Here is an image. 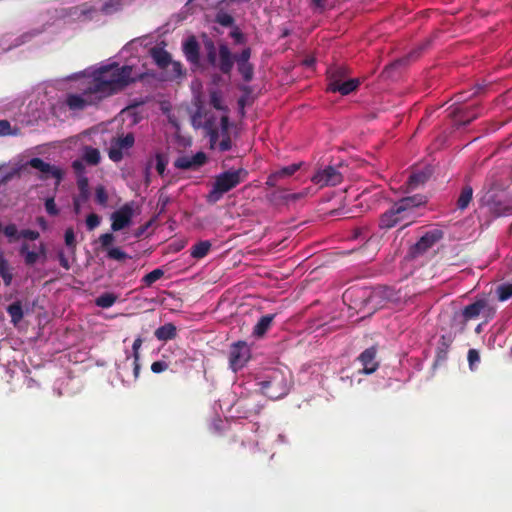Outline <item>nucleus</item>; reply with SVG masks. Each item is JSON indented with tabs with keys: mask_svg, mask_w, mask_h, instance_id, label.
Returning <instances> with one entry per match:
<instances>
[{
	"mask_svg": "<svg viewBox=\"0 0 512 512\" xmlns=\"http://www.w3.org/2000/svg\"><path fill=\"white\" fill-rule=\"evenodd\" d=\"M142 76L141 72H134L131 66H118L116 64L99 68L91 75L84 76L82 82L90 86L99 99L123 89L131 82Z\"/></svg>",
	"mask_w": 512,
	"mask_h": 512,
	"instance_id": "f257e3e1",
	"label": "nucleus"
},
{
	"mask_svg": "<svg viewBox=\"0 0 512 512\" xmlns=\"http://www.w3.org/2000/svg\"><path fill=\"white\" fill-rule=\"evenodd\" d=\"M210 103L214 110H207L203 106H199L192 116V124L195 128H202L207 134L213 136L218 129L223 131L227 129L228 115L222 105L221 95L219 93H211Z\"/></svg>",
	"mask_w": 512,
	"mask_h": 512,
	"instance_id": "f03ea898",
	"label": "nucleus"
},
{
	"mask_svg": "<svg viewBox=\"0 0 512 512\" xmlns=\"http://www.w3.org/2000/svg\"><path fill=\"white\" fill-rule=\"evenodd\" d=\"M425 199L420 197H407L396 203L392 209L384 213L380 219L382 228H391L397 223L410 218L412 210L425 203Z\"/></svg>",
	"mask_w": 512,
	"mask_h": 512,
	"instance_id": "7ed1b4c3",
	"label": "nucleus"
},
{
	"mask_svg": "<svg viewBox=\"0 0 512 512\" xmlns=\"http://www.w3.org/2000/svg\"><path fill=\"white\" fill-rule=\"evenodd\" d=\"M246 175L247 172L243 169L228 171L218 175L215 178L213 188L208 195L209 201H218L224 193L240 184L246 178Z\"/></svg>",
	"mask_w": 512,
	"mask_h": 512,
	"instance_id": "20e7f679",
	"label": "nucleus"
},
{
	"mask_svg": "<svg viewBox=\"0 0 512 512\" xmlns=\"http://www.w3.org/2000/svg\"><path fill=\"white\" fill-rule=\"evenodd\" d=\"M135 215L133 203H127L111 214V229L120 231L132 224V218Z\"/></svg>",
	"mask_w": 512,
	"mask_h": 512,
	"instance_id": "39448f33",
	"label": "nucleus"
},
{
	"mask_svg": "<svg viewBox=\"0 0 512 512\" xmlns=\"http://www.w3.org/2000/svg\"><path fill=\"white\" fill-rule=\"evenodd\" d=\"M251 358V351L245 342H237L231 346L229 362L233 371L243 368Z\"/></svg>",
	"mask_w": 512,
	"mask_h": 512,
	"instance_id": "423d86ee",
	"label": "nucleus"
},
{
	"mask_svg": "<svg viewBox=\"0 0 512 512\" xmlns=\"http://www.w3.org/2000/svg\"><path fill=\"white\" fill-rule=\"evenodd\" d=\"M134 136L126 134L125 136L114 139L109 148V157L113 161H120L134 145Z\"/></svg>",
	"mask_w": 512,
	"mask_h": 512,
	"instance_id": "0eeeda50",
	"label": "nucleus"
},
{
	"mask_svg": "<svg viewBox=\"0 0 512 512\" xmlns=\"http://www.w3.org/2000/svg\"><path fill=\"white\" fill-rule=\"evenodd\" d=\"M311 180L320 188L335 186L342 182V174L336 168L326 167L317 171Z\"/></svg>",
	"mask_w": 512,
	"mask_h": 512,
	"instance_id": "6e6552de",
	"label": "nucleus"
},
{
	"mask_svg": "<svg viewBox=\"0 0 512 512\" xmlns=\"http://www.w3.org/2000/svg\"><path fill=\"white\" fill-rule=\"evenodd\" d=\"M81 84L85 87L83 94H72L67 98V104L71 109H83L87 105L94 104L100 100L90 86L84 85L82 81Z\"/></svg>",
	"mask_w": 512,
	"mask_h": 512,
	"instance_id": "1a4fd4ad",
	"label": "nucleus"
},
{
	"mask_svg": "<svg viewBox=\"0 0 512 512\" xmlns=\"http://www.w3.org/2000/svg\"><path fill=\"white\" fill-rule=\"evenodd\" d=\"M340 72H331V82L328 86V90L332 92H339L342 95H348L353 92L359 86L358 79H350L347 81H342Z\"/></svg>",
	"mask_w": 512,
	"mask_h": 512,
	"instance_id": "9d476101",
	"label": "nucleus"
},
{
	"mask_svg": "<svg viewBox=\"0 0 512 512\" xmlns=\"http://www.w3.org/2000/svg\"><path fill=\"white\" fill-rule=\"evenodd\" d=\"M30 165L31 167L39 170L42 174H43V177L44 178H48V177H53L56 179V182L55 184L57 185L62 177V171L55 167V166H51L49 165L48 163H45L43 162L41 159L39 158H34L30 161Z\"/></svg>",
	"mask_w": 512,
	"mask_h": 512,
	"instance_id": "9b49d317",
	"label": "nucleus"
},
{
	"mask_svg": "<svg viewBox=\"0 0 512 512\" xmlns=\"http://www.w3.org/2000/svg\"><path fill=\"white\" fill-rule=\"evenodd\" d=\"M20 254L24 257L26 264L33 265L38 261L45 260L46 247L44 244H40L38 248L30 251L27 244H23L20 249Z\"/></svg>",
	"mask_w": 512,
	"mask_h": 512,
	"instance_id": "f8f14e48",
	"label": "nucleus"
},
{
	"mask_svg": "<svg viewBox=\"0 0 512 512\" xmlns=\"http://www.w3.org/2000/svg\"><path fill=\"white\" fill-rule=\"evenodd\" d=\"M206 161V156L204 153L199 152L193 156H182L179 157L175 166L180 169H196L199 166L203 165Z\"/></svg>",
	"mask_w": 512,
	"mask_h": 512,
	"instance_id": "ddd939ff",
	"label": "nucleus"
},
{
	"mask_svg": "<svg viewBox=\"0 0 512 512\" xmlns=\"http://www.w3.org/2000/svg\"><path fill=\"white\" fill-rule=\"evenodd\" d=\"M441 237V234L437 231L426 233L416 243L415 249L418 253H422L432 247Z\"/></svg>",
	"mask_w": 512,
	"mask_h": 512,
	"instance_id": "4468645a",
	"label": "nucleus"
},
{
	"mask_svg": "<svg viewBox=\"0 0 512 512\" xmlns=\"http://www.w3.org/2000/svg\"><path fill=\"white\" fill-rule=\"evenodd\" d=\"M376 351L374 349H367L360 356V361L363 365V371L366 374L372 373L377 369L375 361Z\"/></svg>",
	"mask_w": 512,
	"mask_h": 512,
	"instance_id": "2eb2a0df",
	"label": "nucleus"
},
{
	"mask_svg": "<svg viewBox=\"0 0 512 512\" xmlns=\"http://www.w3.org/2000/svg\"><path fill=\"white\" fill-rule=\"evenodd\" d=\"M219 68L223 72H229L233 66V60L231 57V53L227 46L221 45L219 48Z\"/></svg>",
	"mask_w": 512,
	"mask_h": 512,
	"instance_id": "dca6fc26",
	"label": "nucleus"
},
{
	"mask_svg": "<svg viewBox=\"0 0 512 512\" xmlns=\"http://www.w3.org/2000/svg\"><path fill=\"white\" fill-rule=\"evenodd\" d=\"M299 169L298 164H292L287 167L281 168L272 174L267 181V184L273 186L278 178H285L293 175Z\"/></svg>",
	"mask_w": 512,
	"mask_h": 512,
	"instance_id": "f3484780",
	"label": "nucleus"
},
{
	"mask_svg": "<svg viewBox=\"0 0 512 512\" xmlns=\"http://www.w3.org/2000/svg\"><path fill=\"white\" fill-rule=\"evenodd\" d=\"M272 321H273L272 315L263 316L258 321V323L255 325V327L253 329V335L256 338H261L266 333V331L269 329V327L271 326Z\"/></svg>",
	"mask_w": 512,
	"mask_h": 512,
	"instance_id": "a211bd4d",
	"label": "nucleus"
},
{
	"mask_svg": "<svg viewBox=\"0 0 512 512\" xmlns=\"http://www.w3.org/2000/svg\"><path fill=\"white\" fill-rule=\"evenodd\" d=\"M155 336L162 341L173 339L176 336V327L171 323H167L155 331Z\"/></svg>",
	"mask_w": 512,
	"mask_h": 512,
	"instance_id": "6ab92c4d",
	"label": "nucleus"
},
{
	"mask_svg": "<svg viewBox=\"0 0 512 512\" xmlns=\"http://www.w3.org/2000/svg\"><path fill=\"white\" fill-rule=\"evenodd\" d=\"M154 61L161 67L166 68L170 64L171 58L167 51L162 48H154L151 51Z\"/></svg>",
	"mask_w": 512,
	"mask_h": 512,
	"instance_id": "aec40b11",
	"label": "nucleus"
},
{
	"mask_svg": "<svg viewBox=\"0 0 512 512\" xmlns=\"http://www.w3.org/2000/svg\"><path fill=\"white\" fill-rule=\"evenodd\" d=\"M184 53L187 59L193 63L198 60V45L195 39H188L184 44Z\"/></svg>",
	"mask_w": 512,
	"mask_h": 512,
	"instance_id": "412c9836",
	"label": "nucleus"
},
{
	"mask_svg": "<svg viewBox=\"0 0 512 512\" xmlns=\"http://www.w3.org/2000/svg\"><path fill=\"white\" fill-rule=\"evenodd\" d=\"M211 248L209 241H201L195 244L191 249V256L197 259L205 257Z\"/></svg>",
	"mask_w": 512,
	"mask_h": 512,
	"instance_id": "4be33fe9",
	"label": "nucleus"
},
{
	"mask_svg": "<svg viewBox=\"0 0 512 512\" xmlns=\"http://www.w3.org/2000/svg\"><path fill=\"white\" fill-rule=\"evenodd\" d=\"M167 160L164 156L160 155V154H157L153 159L149 160L148 164H147V172L150 170V168L152 167L153 164H155V168L157 170V172L162 175L165 171V168H166V165H167Z\"/></svg>",
	"mask_w": 512,
	"mask_h": 512,
	"instance_id": "5701e85b",
	"label": "nucleus"
},
{
	"mask_svg": "<svg viewBox=\"0 0 512 512\" xmlns=\"http://www.w3.org/2000/svg\"><path fill=\"white\" fill-rule=\"evenodd\" d=\"M83 159L91 165H95L100 161V153L97 149L86 147L83 151Z\"/></svg>",
	"mask_w": 512,
	"mask_h": 512,
	"instance_id": "b1692460",
	"label": "nucleus"
},
{
	"mask_svg": "<svg viewBox=\"0 0 512 512\" xmlns=\"http://www.w3.org/2000/svg\"><path fill=\"white\" fill-rule=\"evenodd\" d=\"M472 194H473L472 188H470V187H465L462 190V192L458 198V201H457V205H458L459 209L463 210L469 205L470 201L472 200Z\"/></svg>",
	"mask_w": 512,
	"mask_h": 512,
	"instance_id": "393cba45",
	"label": "nucleus"
},
{
	"mask_svg": "<svg viewBox=\"0 0 512 512\" xmlns=\"http://www.w3.org/2000/svg\"><path fill=\"white\" fill-rule=\"evenodd\" d=\"M428 176L429 175L424 171H421V172L411 175L409 177V182H408L409 188L414 189V188L418 187L419 185L423 184L427 180Z\"/></svg>",
	"mask_w": 512,
	"mask_h": 512,
	"instance_id": "a878e982",
	"label": "nucleus"
},
{
	"mask_svg": "<svg viewBox=\"0 0 512 512\" xmlns=\"http://www.w3.org/2000/svg\"><path fill=\"white\" fill-rule=\"evenodd\" d=\"M165 69L167 70L168 77L171 79H178L183 74L181 64L176 61L171 60Z\"/></svg>",
	"mask_w": 512,
	"mask_h": 512,
	"instance_id": "bb28decb",
	"label": "nucleus"
},
{
	"mask_svg": "<svg viewBox=\"0 0 512 512\" xmlns=\"http://www.w3.org/2000/svg\"><path fill=\"white\" fill-rule=\"evenodd\" d=\"M483 307H484V303H482V302H476L474 304H471L465 308L464 315L466 318H473V317L479 315V313L483 309Z\"/></svg>",
	"mask_w": 512,
	"mask_h": 512,
	"instance_id": "cd10ccee",
	"label": "nucleus"
},
{
	"mask_svg": "<svg viewBox=\"0 0 512 512\" xmlns=\"http://www.w3.org/2000/svg\"><path fill=\"white\" fill-rule=\"evenodd\" d=\"M116 301V297L113 294H104L96 299V304L102 308H108L112 306Z\"/></svg>",
	"mask_w": 512,
	"mask_h": 512,
	"instance_id": "c85d7f7f",
	"label": "nucleus"
},
{
	"mask_svg": "<svg viewBox=\"0 0 512 512\" xmlns=\"http://www.w3.org/2000/svg\"><path fill=\"white\" fill-rule=\"evenodd\" d=\"M0 275L2 276L6 285H9L12 281V274L10 272L8 263L0 258Z\"/></svg>",
	"mask_w": 512,
	"mask_h": 512,
	"instance_id": "c756f323",
	"label": "nucleus"
},
{
	"mask_svg": "<svg viewBox=\"0 0 512 512\" xmlns=\"http://www.w3.org/2000/svg\"><path fill=\"white\" fill-rule=\"evenodd\" d=\"M162 276H163V271L161 269H155V270L151 271L150 273H148L147 275H145V277L143 278V282L146 285L150 286L151 284H153L154 282L159 280Z\"/></svg>",
	"mask_w": 512,
	"mask_h": 512,
	"instance_id": "7c9ffc66",
	"label": "nucleus"
},
{
	"mask_svg": "<svg viewBox=\"0 0 512 512\" xmlns=\"http://www.w3.org/2000/svg\"><path fill=\"white\" fill-rule=\"evenodd\" d=\"M499 300L505 301L512 296V284L501 285L497 288Z\"/></svg>",
	"mask_w": 512,
	"mask_h": 512,
	"instance_id": "2f4dec72",
	"label": "nucleus"
},
{
	"mask_svg": "<svg viewBox=\"0 0 512 512\" xmlns=\"http://www.w3.org/2000/svg\"><path fill=\"white\" fill-rule=\"evenodd\" d=\"M107 254L110 258L115 260H124L127 258L126 253L117 247L108 248Z\"/></svg>",
	"mask_w": 512,
	"mask_h": 512,
	"instance_id": "473e14b6",
	"label": "nucleus"
},
{
	"mask_svg": "<svg viewBox=\"0 0 512 512\" xmlns=\"http://www.w3.org/2000/svg\"><path fill=\"white\" fill-rule=\"evenodd\" d=\"M9 314L12 317L13 322H18L22 318V309L18 304H13L8 309Z\"/></svg>",
	"mask_w": 512,
	"mask_h": 512,
	"instance_id": "72a5a7b5",
	"label": "nucleus"
},
{
	"mask_svg": "<svg viewBox=\"0 0 512 512\" xmlns=\"http://www.w3.org/2000/svg\"><path fill=\"white\" fill-rule=\"evenodd\" d=\"M19 233L15 225L11 224L4 228V234L10 239V241L19 239Z\"/></svg>",
	"mask_w": 512,
	"mask_h": 512,
	"instance_id": "f704fd0d",
	"label": "nucleus"
},
{
	"mask_svg": "<svg viewBox=\"0 0 512 512\" xmlns=\"http://www.w3.org/2000/svg\"><path fill=\"white\" fill-rule=\"evenodd\" d=\"M96 199L101 205H105L108 201V194L104 187L98 186L96 188Z\"/></svg>",
	"mask_w": 512,
	"mask_h": 512,
	"instance_id": "c9c22d12",
	"label": "nucleus"
},
{
	"mask_svg": "<svg viewBox=\"0 0 512 512\" xmlns=\"http://www.w3.org/2000/svg\"><path fill=\"white\" fill-rule=\"evenodd\" d=\"M238 66H239V71L244 76V78L246 80H250L252 77V73H253L251 65L249 63H241V64H238Z\"/></svg>",
	"mask_w": 512,
	"mask_h": 512,
	"instance_id": "e433bc0d",
	"label": "nucleus"
},
{
	"mask_svg": "<svg viewBox=\"0 0 512 512\" xmlns=\"http://www.w3.org/2000/svg\"><path fill=\"white\" fill-rule=\"evenodd\" d=\"M100 224V217L96 214L88 215L86 219V225L89 230H93Z\"/></svg>",
	"mask_w": 512,
	"mask_h": 512,
	"instance_id": "4c0bfd02",
	"label": "nucleus"
},
{
	"mask_svg": "<svg viewBox=\"0 0 512 512\" xmlns=\"http://www.w3.org/2000/svg\"><path fill=\"white\" fill-rule=\"evenodd\" d=\"M15 132L12 130L10 123L6 120H0V136H6L14 134Z\"/></svg>",
	"mask_w": 512,
	"mask_h": 512,
	"instance_id": "58836bf2",
	"label": "nucleus"
},
{
	"mask_svg": "<svg viewBox=\"0 0 512 512\" xmlns=\"http://www.w3.org/2000/svg\"><path fill=\"white\" fill-rule=\"evenodd\" d=\"M114 241V236L110 233L103 234L99 237V242L104 248H108Z\"/></svg>",
	"mask_w": 512,
	"mask_h": 512,
	"instance_id": "ea45409f",
	"label": "nucleus"
},
{
	"mask_svg": "<svg viewBox=\"0 0 512 512\" xmlns=\"http://www.w3.org/2000/svg\"><path fill=\"white\" fill-rule=\"evenodd\" d=\"M65 243L69 247L75 246V234L71 228L67 229L65 232Z\"/></svg>",
	"mask_w": 512,
	"mask_h": 512,
	"instance_id": "a19ab883",
	"label": "nucleus"
},
{
	"mask_svg": "<svg viewBox=\"0 0 512 512\" xmlns=\"http://www.w3.org/2000/svg\"><path fill=\"white\" fill-rule=\"evenodd\" d=\"M167 368H168L167 363H166V362H163V361H157V362H154V363L151 365V370H152L154 373H160V372H163V371H165Z\"/></svg>",
	"mask_w": 512,
	"mask_h": 512,
	"instance_id": "79ce46f5",
	"label": "nucleus"
},
{
	"mask_svg": "<svg viewBox=\"0 0 512 512\" xmlns=\"http://www.w3.org/2000/svg\"><path fill=\"white\" fill-rule=\"evenodd\" d=\"M45 208L47 212L51 215H56L58 213V210L56 208L55 202L53 198H49L45 202Z\"/></svg>",
	"mask_w": 512,
	"mask_h": 512,
	"instance_id": "37998d69",
	"label": "nucleus"
},
{
	"mask_svg": "<svg viewBox=\"0 0 512 512\" xmlns=\"http://www.w3.org/2000/svg\"><path fill=\"white\" fill-rule=\"evenodd\" d=\"M27 238L30 240H36L39 237V233L33 230H23L19 233V238Z\"/></svg>",
	"mask_w": 512,
	"mask_h": 512,
	"instance_id": "c03bdc74",
	"label": "nucleus"
},
{
	"mask_svg": "<svg viewBox=\"0 0 512 512\" xmlns=\"http://www.w3.org/2000/svg\"><path fill=\"white\" fill-rule=\"evenodd\" d=\"M141 345H142V339L141 338L135 339L133 346H132L135 360L139 359V350L141 348Z\"/></svg>",
	"mask_w": 512,
	"mask_h": 512,
	"instance_id": "a18cd8bd",
	"label": "nucleus"
},
{
	"mask_svg": "<svg viewBox=\"0 0 512 512\" xmlns=\"http://www.w3.org/2000/svg\"><path fill=\"white\" fill-rule=\"evenodd\" d=\"M250 58V49H245L242 51V53L237 58V63H248V60Z\"/></svg>",
	"mask_w": 512,
	"mask_h": 512,
	"instance_id": "49530a36",
	"label": "nucleus"
},
{
	"mask_svg": "<svg viewBox=\"0 0 512 512\" xmlns=\"http://www.w3.org/2000/svg\"><path fill=\"white\" fill-rule=\"evenodd\" d=\"M468 360L470 364L472 365L474 362L479 361V355L478 352L475 350H470L468 353Z\"/></svg>",
	"mask_w": 512,
	"mask_h": 512,
	"instance_id": "de8ad7c7",
	"label": "nucleus"
},
{
	"mask_svg": "<svg viewBox=\"0 0 512 512\" xmlns=\"http://www.w3.org/2000/svg\"><path fill=\"white\" fill-rule=\"evenodd\" d=\"M231 36L235 39V41H236L237 43H241V42H243V35L241 34V32H240V31H238V30H233V31L231 32Z\"/></svg>",
	"mask_w": 512,
	"mask_h": 512,
	"instance_id": "09e8293b",
	"label": "nucleus"
},
{
	"mask_svg": "<svg viewBox=\"0 0 512 512\" xmlns=\"http://www.w3.org/2000/svg\"><path fill=\"white\" fill-rule=\"evenodd\" d=\"M210 51H209V59L212 64H216V55L214 51V46L212 44H209Z\"/></svg>",
	"mask_w": 512,
	"mask_h": 512,
	"instance_id": "8fccbe9b",
	"label": "nucleus"
},
{
	"mask_svg": "<svg viewBox=\"0 0 512 512\" xmlns=\"http://www.w3.org/2000/svg\"><path fill=\"white\" fill-rule=\"evenodd\" d=\"M286 392H287V387L285 386V387H284V389H283V391H282L281 393H279V394H276V393H273V392H266V394H267L270 398H272V399H277V398H279L281 395L286 394Z\"/></svg>",
	"mask_w": 512,
	"mask_h": 512,
	"instance_id": "3c124183",
	"label": "nucleus"
},
{
	"mask_svg": "<svg viewBox=\"0 0 512 512\" xmlns=\"http://www.w3.org/2000/svg\"><path fill=\"white\" fill-rule=\"evenodd\" d=\"M59 260L62 267H64L65 269H69L68 260L62 254L59 257Z\"/></svg>",
	"mask_w": 512,
	"mask_h": 512,
	"instance_id": "603ef678",
	"label": "nucleus"
},
{
	"mask_svg": "<svg viewBox=\"0 0 512 512\" xmlns=\"http://www.w3.org/2000/svg\"><path fill=\"white\" fill-rule=\"evenodd\" d=\"M80 188L84 191L88 185L87 179H81L79 181Z\"/></svg>",
	"mask_w": 512,
	"mask_h": 512,
	"instance_id": "864d4df0",
	"label": "nucleus"
},
{
	"mask_svg": "<svg viewBox=\"0 0 512 512\" xmlns=\"http://www.w3.org/2000/svg\"><path fill=\"white\" fill-rule=\"evenodd\" d=\"M79 211H80V203H79V200H76L75 201V212L79 213Z\"/></svg>",
	"mask_w": 512,
	"mask_h": 512,
	"instance_id": "5fc2aeb1",
	"label": "nucleus"
},
{
	"mask_svg": "<svg viewBox=\"0 0 512 512\" xmlns=\"http://www.w3.org/2000/svg\"><path fill=\"white\" fill-rule=\"evenodd\" d=\"M221 22H222L223 24H228V23L230 22V17H229V16H225V17H223V19L221 20Z\"/></svg>",
	"mask_w": 512,
	"mask_h": 512,
	"instance_id": "6e6d98bb",
	"label": "nucleus"
},
{
	"mask_svg": "<svg viewBox=\"0 0 512 512\" xmlns=\"http://www.w3.org/2000/svg\"><path fill=\"white\" fill-rule=\"evenodd\" d=\"M314 4L318 7H321L323 5L322 0H312Z\"/></svg>",
	"mask_w": 512,
	"mask_h": 512,
	"instance_id": "4d7b16f0",
	"label": "nucleus"
},
{
	"mask_svg": "<svg viewBox=\"0 0 512 512\" xmlns=\"http://www.w3.org/2000/svg\"><path fill=\"white\" fill-rule=\"evenodd\" d=\"M313 61H314L313 59H307V60L305 61V64H306V65H312V64H313Z\"/></svg>",
	"mask_w": 512,
	"mask_h": 512,
	"instance_id": "13d9d810",
	"label": "nucleus"
},
{
	"mask_svg": "<svg viewBox=\"0 0 512 512\" xmlns=\"http://www.w3.org/2000/svg\"><path fill=\"white\" fill-rule=\"evenodd\" d=\"M39 223H40V225H41L43 228H45L46 223H45V221H44L43 219H40V220H39Z\"/></svg>",
	"mask_w": 512,
	"mask_h": 512,
	"instance_id": "bf43d9fd",
	"label": "nucleus"
},
{
	"mask_svg": "<svg viewBox=\"0 0 512 512\" xmlns=\"http://www.w3.org/2000/svg\"><path fill=\"white\" fill-rule=\"evenodd\" d=\"M74 167H75V168H80V167H81L80 162H77V161H76V162H74Z\"/></svg>",
	"mask_w": 512,
	"mask_h": 512,
	"instance_id": "052dcab7",
	"label": "nucleus"
},
{
	"mask_svg": "<svg viewBox=\"0 0 512 512\" xmlns=\"http://www.w3.org/2000/svg\"><path fill=\"white\" fill-rule=\"evenodd\" d=\"M301 196H303V194H301ZM291 197H292L293 199H297V198H299V197H300V195H296V194H294V195H292Z\"/></svg>",
	"mask_w": 512,
	"mask_h": 512,
	"instance_id": "680f3d73",
	"label": "nucleus"
}]
</instances>
